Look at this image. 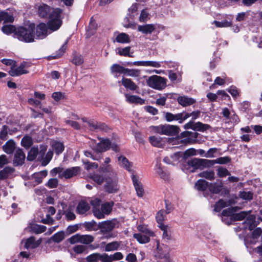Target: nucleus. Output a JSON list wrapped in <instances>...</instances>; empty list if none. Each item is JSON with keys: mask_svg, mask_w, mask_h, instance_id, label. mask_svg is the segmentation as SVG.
<instances>
[{"mask_svg": "<svg viewBox=\"0 0 262 262\" xmlns=\"http://www.w3.org/2000/svg\"><path fill=\"white\" fill-rule=\"evenodd\" d=\"M38 15L41 17H49V29L52 31H56L61 26L62 21L60 19L61 10L59 9L50 8L45 4H38L36 5Z\"/></svg>", "mask_w": 262, "mask_h": 262, "instance_id": "f257e3e1", "label": "nucleus"}, {"mask_svg": "<svg viewBox=\"0 0 262 262\" xmlns=\"http://www.w3.org/2000/svg\"><path fill=\"white\" fill-rule=\"evenodd\" d=\"M100 200L98 199H94L91 201L90 203L93 206V211L94 215L98 219H103L105 214H109L114 205L113 202L105 203L101 205V211H100Z\"/></svg>", "mask_w": 262, "mask_h": 262, "instance_id": "f03ea898", "label": "nucleus"}, {"mask_svg": "<svg viewBox=\"0 0 262 262\" xmlns=\"http://www.w3.org/2000/svg\"><path fill=\"white\" fill-rule=\"evenodd\" d=\"M35 25L31 24L26 27H20L17 28L15 32V38L18 40L26 42L34 41L35 35L33 33Z\"/></svg>", "mask_w": 262, "mask_h": 262, "instance_id": "7ed1b4c3", "label": "nucleus"}, {"mask_svg": "<svg viewBox=\"0 0 262 262\" xmlns=\"http://www.w3.org/2000/svg\"><path fill=\"white\" fill-rule=\"evenodd\" d=\"M151 133H157L168 136H176L180 131V128L177 125L169 124L151 126L150 127Z\"/></svg>", "mask_w": 262, "mask_h": 262, "instance_id": "20e7f679", "label": "nucleus"}, {"mask_svg": "<svg viewBox=\"0 0 262 262\" xmlns=\"http://www.w3.org/2000/svg\"><path fill=\"white\" fill-rule=\"evenodd\" d=\"M80 171V169L79 167H73L66 169L58 167L53 168L50 171V173L52 176L58 174V176L60 178L69 179L76 176Z\"/></svg>", "mask_w": 262, "mask_h": 262, "instance_id": "39448f33", "label": "nucleus"}, {"mask_svg": "<svg viewBox=\"0 0 262 262\" xmlns=\"http://www.w3.org/2000/svg\"><path fill=\"white\" fill-rule=\"evenodd\" d=\"M147 83L150 88L161 90L165 88L166 79L159 76L152 75L148 78Z\"/></svg>", "mask_w": 262, "mask_h": 262, "instance_id": "423d86ee", "label": "nucleus"}, {"mask_svg": "<svg viewBox=\"0 0 262 262\" xmlns=\"http://www.w3.org/2000/svg\"><path fill=\"white\" fill-rule=\"evenodd\" d=\"M90 146L97 152H103L110 148L111 142L108 139H102L99 143H96L91 140L90 142Z\"/></svg>", "mask_w": 262, "mask_h": 262, "instance_id": "0eeeda50", "label": "nucleus"}, {"mask_svg": "<svg viewBox=\"0 0 262 262\" xmlns=\"http://www.w3.org/2000/svg\"><path fill=\"white\" fill-rule=\"evenodd\" d=\"M30 66V64L27 62H23L17 68H15V66L11 67L9 71V74L12 76H18L24 74L28 73L26 70Z\"/></svg>", "mask_w": 262, "mask_h": 262, "instance_id": "6e6552de", "label": "nucleus"}, {"mask_svg": "<svg viewBox=\"0 0 262 262\" xmlns=\"http://www.w3.org/2000/svg\"><path fill=\"white\" fill-rule=\"evenodd\" d=\"M128 64L132 66H136L140 67H151L155 68H159L161 66V62L154 60L146 61H137L133 62L128 63Z\"/></svg>", "mask_w": 262, "mask_h": 262, "instance_id": "1a4fd4ad", "label": "nucleus"}, {"mask_svg": "<svg viewBox=\"0 0 262 262\" xmlns=\"http://www.w3.org/2000/svg\"><path fill=\"white\" fill-rule=\"evenodd\" d=\"M15 14L16 11L12 9H7L4 11H0V21L4 20L5 22H13Z\"/></svg>", "mask_w": 262, "mask_h": 262, "instance_id": "9d476101", "label": "nucleus"}, {"mask_svg": "<svg viewBox=\"0 0 262 262\" xmlns=\"http://www.w3.org/2000/svg\"><path fill=\"white\" fill-rule=\"evenodd\" d=\"M210 127L208 124H203L200 122L194 123L192 121H190L184 125L185 129L191 128L193 130L199 131H204L208 129Z\"/></svg>", "mask_w": 262, "mask_h": 262, "instance_id": "9b49d317", "label": "nucleus"}, {"mask_svg": "<svg viewBox=\"0 0 262 262\" xmlns=\"http://www.w3.org/2000/svg\"><path fill=\"white\" fill-rule=\"evenodd\" d=\"M101 171L105 173V175L107 178L105 179L107 180H117V174L116 171L110 165L103 166L101 167Z\"/></svg>", "mask_w": 262, "mask_h": 262, "instance_id": "f8f14e48", "label": "nucleus"}, {"mask_svg": "<svg viewBox=\"0 0 262 262\" xmlns=\"http://www.w3.org/2000/svg\"><path fill=\"white\" fill-rule=\"evenodd\" d=\"M198 135L195 132H183L181 134V137H185L186 139L181 140V142L185 144L191 143L198 137Z\"/></svg>", "mask_w": 262, "mask_h": 262, "instance_id": "ddd939ff", "label": "nucleus"}, {"mask_svg": "<svg viewBox=\"0 0 262 262\" xmlns=\"http://www.w3.org/2000/svg\"><path fill=\"white\" fill-rule=\"evenodd\" d=\"M48 34V29L45 23H40L36 27V35L39 39H42L46 37Z\"/></svg>", "mask_w": 262, "mask_h": 262, "instance_id": "4468645a", "label": "nucleus"}, {"mask_svg": "<svg viewBox=\"0 0 262 262\" xmlns=\"http://www.w3.org/2000/svg\"><path fill=\"white\" fill-rule=\"evenodd\" d=\"M115 221H107L101 223L100 225V231L103 233L111 231L115 226Z\"/></svg>", "mask_w": 262, "mask_h": 262, "instance_id": "2eb2a0df", "label": "nucleus"}, {"mask_svg": "<svg viewBox=\"0 0 262 262\" xmlns=\"http://www.w3.org/2000/svg\"><path fill=\"white\" fill-rule=\"evenodd\" d=\"M156 29V26L154 24L138 26V31L144 34H150L155 31Z\"/></svg>", "mask_w": 262, "mask_h": 262, "instance_id": "dca6fc26", "label": "nucleus"}, {"mask_svg": "<svg viewBox=\"0 0 262 262\" xmlns=\"http://www.w3.org/2000/svg\"><path fill=\"white\" fill-rule=\"evenodd\" d=\"M132 181L138 196L142 197L144 194L142 184L138 178L134 174L132 175Z\"/></svg>", "mask_w": 262, "mask_h": 262, "instance_id": "f3484780", "label": "nucleus"}, {"mask_svg": "<svg viewBox=\"0 0 262 262\" xmlns=\"http://www.w3.org/2000/svg\"><path fill=\"white\" fill-rule=\"evenodd\" d=\"M188 165L192 169L190 172H193L197 169H203L202 159L194 158L188 161Z\"/></svg>", "mask_w": 262, "mask_h": 262, "instance_id": "a211bd4d", "label": "nucleus"}, {"mask_svg": "<svg viewBox=\"0 0 262 262\" xmlns=\"http://www.w3.org/2000/svg\"><path fill=\"white\" fill-rule=\"evenodd\" d=\"M25 159V155L21 149H17L14 155V164L15 165H22Z\"/></svg>", "mask_w": 262, "mask_h": 262, "instance_id": "6ab92c4d", "label": "nucleus"}, {"mask_svg": "<svg viewBox=\"0 0 262 262\" xmlns=\"http://www.w3.org/2000/svg\"><path fill=\"white\" fill-rule=\"evenodd\" d=\"M150 143L157 147H162L165 144V141L159 136H152L149 137Z\"/></svg>", "mask_w": 262, "mask_h": 262, "instance_id": "aec40b11", "label": "nucleus"}, {"mask_svg": "<svg viewBox=\"0 0 262 262\" xmlns=\"http://www.w3.org/2000/svg\"><path fill=\"white\" fill-rule=\"evenodd\" d=\"M106 183L105 188L108 192L114 193L118 190L117 180H107Z\"/></svg>", "mask_w": 262, "mask_h": 262, "instance_id": "412c9836", "label": "nucleus"}, {"mask_svg": "<svg viewBox=\"0 0 262 262\" xmlns=\"http://www.w3.org/2000/svg\"><path fill=\"white\" fill-rule=\"evenodd\" d=\"M222 181L220 182L209 183L208 190L212 193L217 194L220 193L223 188Z\"/></svg>", "mask_w": 262, "mask_h": 262, "instance_id": "4be33fe9", "label": "nucleus"}, {"mask_svg": "<svg viewBox=\"0 0 262 262\" xmlns=\"http://www.w3.org/2000/svg\"><path fill=\"white\" fill-rule=\"evenodd\" d=\"M25 243V247L27 249H33L37 247L40 244V241H36L34 237H30L23 241Z\"/></svg>", "mask_w": 262, "mask_h": 262, "instance_id": "5701e85b", "label": "nucleus"}, {"mask_svg": "<svg viewBox=\"0 0 262 262\" xmlns=\"http://www.w3.org/2000/svg\"><path fill=\"white\" fill-rule=\"evenodd\" d=\"M119 164L122 167L124 168L128 171H132V163L129 162L124 156H120L118 158Z\"/></svg>", "mask_w": 262, "mask_h": 262, "instance_id": "b1692460", "label": "nucleus"}, {"mask_svg": "<svg viewBox=\"0 0 262 262\" xmlns=\"http://www.w3.org/2000/svg\"><path fill=\"white\" fill-rule=\"evenodd\" d=\"M177 100L178 103L183 106L190 105L195 102L194 99L185 96H180Z\"/></svg>", "mask_w": 262, "mask_h": 262, "instance_id": "393cba45", "label": "nucleus"}, {"mask_svg": "<svg viewBox=\"0 0 262 262\" xmlns=\"http://www.w3.org/2000/svg\"><path fill=\"white\" fill-rule=\"evenodd\" d=\"M156 173L159 177L164 180H167L169 179V173L164 170L161 167V164H157L155 168Z\"/></svg>", "mask_w": 262, "mask_h": 262, "instance_id": "a878e982", "label": "nucleus"}, {"mask_svg": "<svg viewBox=\"0 0 262 262\" xmlns=\"http://www.w3.org/2000/svg\"><path fill=\"white\" fill-rule=\"evenodd\" d=\"M125 96L126 100L130 103L142 104L144 103V100L139 96L128 94H125Z\"/></svg>", "mask_w": 262, "mask_h": 262, "instance_id": "bb28decb", "label": "nucleus"}, {"mask_svg": "<svg viewBox=\"0 0 262 262\" xmlns=\"http://www.w3.org/2000/svg\"><path fill=\"white\" fill-rule=\"evenodd\" d=\"M15 148V143L12 140H10L8 141H7L5 143V144L3 146V149L4 151L8 154H12L14 151Z\"/></svg>", "mask_w": 262, "mask_h": 262, "instance_id": "cd10ccee", "label": "nucleus"}, {"mask_svg": "<svg viewBox=\"0 0 262 262\" xmlns=\"http://www.w3.org/2000/svg\"><path fill=\"white\" fill-rule=\"evenodd\" d=\"M159 227L163 231V237L164 239H171V230L170 227L163 224H160Z\"/></svg>", "mask_w": 262, "mask_h": 262, "instance_id": "c85d7f7f", "label": "nucleus"}, {"mask_svg": "<svg viewBox=\"0 0 262 262\" xmlns=\"http://www.w3.org/2000/svg\"><path fill=\"white\" fill-rule=\"evenodd\" d=\"M116 41L121 43H127L130 41V37L125 33H120L116 37Z\"/></svg>", "mask_w": 262, "mask_h": 262, "instance_id": "c756f323", "label": "nucleus"}, {"mask_svg": "<svg viewBox=\"0 0 262 262\" xmlns=\"http://www.w3.org/2000/svg\"><path fill=\"white\" fill-rule=\"evenodd\" d=\"M52 149L54 150L56 155L60 154L64 150V146L62 143L54 141L51 143Z\"/></svg>", "mask_w": 262, "mask_h": 262, "instance_id": "7c9ffc66", "label": "nucleus"}, {"mask_svg": "<svg viewBox=\"0 0 262 262\" xmlns=\"http://www.w3.org/2000/svg\"><path fill=\"white\" fill-rule=\"evenodd\" d=\"M150 237L151 236L147 234L142 233H136L134 234V237L141 244H145L148 243L150 241Z\"/></svg>", "mask_w": 262, "mask_h": 262, "instance_id": "2f4dec72", "label": "nucleus"}, {"mask_svg": "<svg viewBox=\"0 0 262 262\" xmlns=\"http://www.w3.org/2000/svg\"><path fill=\"white\" fill-rule=\"evenodd\" d=\"M208 185L209 182L207 181L204 180L200 179L195 183L194 187L199 191H204L207 188H208Z\"/></svg>", "mask_w": 262, "mask_h": 262, "instance_id": "473e14b6", "label": "nucleus"}, {"mask_svg": "<svg viewBox=\"0 0 262 262\" xmlns=\"http://www.w3.org/2000/svg\"><path fill=\"white\" fill-rule=\"evenodd\" d=\"M121 82L125 88L130 90H135L137 88V85L130 79L123 77Z\"/></svg>", "mask_w": 262, "mask_h": 262, "instance_id": "72a5a7b5", "label": "nucleus"}, {"mask_svg": "<svg viewBox=\"0 0 262 262\" xmlns=\"http://www.w3.org/2000/svg\"><path fill=\"white\" fill-rule=\"evenodd\" d=\"M90 209V206L85 201H81L77 207V212L79 214H84Z\"/></svg>", "mask_w": 262, "mask_h": 262, "instance_id": "f704fd0d", "label": "nucleus"}, {"mask_svg": "<svg viewBox=\"0 0 262 262\" xmlns=\"http://www.w3.org/2000/svg\"><path fill=\"white\" fill-rule=\"evenodd\" d=\"M200 177L205 178L208 180L212 181L215 178V173L213 170H205L199 174Z\"/></svg>", "mask_w": 262, "mask_h": 262, "instance_id": "c9c22d12", "label": "nucleus"}, {"mask_svg": "<svg viewBox=\"0 0 262 262\" xmlns=\"http://www.w3.org/2000/svg\"><path fill=\"white\" fill-rule=\"evenodd\" d=\"M17 28L12 25H5L2 28V31L4 33L9 35L13 33L14 37H15V32Z\"/></svg>", "mask_w": 262, "mask_h": 262, "instance_id": "e433bc0d", "label": "nucleus"}, {"mask_svg": "<svg viewBox=\"0 0 262 262\" xmlns=\"http://www.w3.org/2000/svg\"><path fill=\"white\" fill-rule=\"evenodd\" d=\"M126 68L118 64H114L111 67V71L112 74H124L125 73Z\"/></svg>", "mask_w": 262, "mask_h": 262, "instance_id": "4c0bfd02", "label": "nucleus"}, {"mask_svg": "<svg viewBox=\"0 0 262 262\" xmlns=\"http://www.w3.org/2000/svg\"><path fill=\"white\" fill-rule=\"evenodd\" d=\"M138 230L140 232V233L147 234L150 236H155V233L147 228V226L144 225H139L137 227Z\"/></svg>", "mask_w": 262, "mask_h": 262, "instance_id": "58836bf2", "label": "nucleus"}, {"mask_svg": "<svg viewBox=\"0 0 262 262\" xmlns=\"http://www.w3.org/2000/svg\"><path fill=\"white\" fill-rule=\"evenodd\" d=\"M230 205L229 202H226L223 200H219L214 206V211L220 212L221 209Z\"/></svg>", "mask_w": 262, "mask_h": 262, "instance_id": "ea45409f", "label": "nucleus"}, {"mask_svg": "<svg viewBox=\"0 0 262 262\" xmlns=\"http://www.w3.org/2000/svg\"><path fill=\"white\" fill-rule=\"evenodd\" d=\"M262 234V229L260 228H257L252 232V241H250V243L252 244H254L257 241L258 238L261 236Z\"/></svg>", "mask_w": 262, "mask_h": 262, "instance_id": "a19ab883", "label": "nucleus"}, {"mask_svg": "<svg viewBox=\"0 0 262 262\" xmlns=\"http://www.w3.org/2000/svg\"><path fill=\"white\" fill-rule=\"evenodd\" d=\"M212 24H214L216 27L228 28L232 26V23L231 20H223L221 21L215 20Z\"/></svg>", "mask_w": 262, "mask_h": 262, "instance_id": "79ce46f5", "label": "nucleus"}, {"mask_svg": "<svg viewBox=\"0 0 262 262\" xmlns=\"http://www.w3.org/2000/svg\"><path fill=\"white\" fill-rule=\"evenodd\" d=\"M130 47H126L124 48H118L116 49V53L121 56L132 57V55L130 54Z\"/></svg>", "mask_w": 262, "mask_h": 262, "instance_id": "37998d69", "label": "nucleus"}, {"mask_svg": "<svg viewBox=\"0 0 262 262\" xmlns=\"http://www.w3.org/2000/svg\"><path fill=\"white\" fill-rule=\"evenodd\" d=\"M165 118L168 122L172 121H178L179 122V120L181 119V115H179V114L174 115L170 113H166L165 114Z\"/></svg>", "mask_w": 262, "mask_h": 262, "instance_id": "c03bdc74", "label": "nucleus"}, {"mask_svg": "<svg viewBox=\"0 0 262 262\" xmlns=\"http://www.w3.org/2000/svg\"><path fill=\"white\" fill-rule=\"evenodd\" d=\"M120 246V244L118 242H113L108 243L105 247V251H112L117 250Z\"/></svg>", "mask_w": 262, "mask_h": 262, "instance_id": "a18cd8bd", "label": "nucleus"}, {"mask_svg": "<svg viewBox=\"0 0 262 262\" xmlns=\"http://www.w3.org/2000/svg\"><path fill=\"white\" fill-rule=\"evenodd\" d=\"M216 171L217 174L220 178H224L230 175V172L227 168L221 166L218 167Z\"/></svg>", "mask_w": 262, "mask_h": 262, "instance_id": "49530a36", "label": "nucleus"}, {"mask_svg": "<svg viewBox=\"0 0 262 262\" xmlns=\"http://www.w3.org/2000/svg\"><path fill=\"white\" fill-rule=\"evenodd\" d=\"M97 28L96 23L94 20H91L90 22L88 29L87 30V34L88 35H93Z\"/></svg>", "mask_w": 262, "mask_h": 262, "instance_id": "de8ad7c7", "label": "nucleus"}, {"mask_svg": "<svg viewBox=\"0 0 262 262\" xmlns=\"http://www.w3.org/2000/svg\"><path fill=\"white\" fill-rule=\"evenodd\" d=\"M94 237L90 235H80V243L83 244H89L93 242Z\"/></svg>", "mask_w": 262, "mask_h": 262, "instance_id": "09e8293b", "label": "nucleus"}, {"mask_svg": "<svg viewBox=\"0 0 262 262\" xmlns=\"http://www.w3.org/2000/svg\"><path fill=\"white\" fill-rule=\"evenodd\" d=\"M138 6V4L134 3L128 8L127 15L131 18L134 17L137 14Z\"/></svg>", "mask_w": 262, "mask_h": 262, "instance_id": "8fccbe9b", "label": "nucleus"}, {"mask_svg": "<svg viewBox=\"0 0 262 262\" xmlns=\"http://www.w3.org/2000/svg\"><path fill=\"white\" fill-rule=\"evenodd\" d=\"M140 70L138 69H126L125 75L130 77H137L140 75Z\"/></svg>", "mask_w": 262, "mask_h": 262, "instance_id": "3c124183", "label": "nucleus"}, {"mask_svg": "<svg viewBox=\"0 0 262 262\" xmlns=\"http://www.w3.org/2000/svg\"><path fill=\"white\" fill-rule=\"evenodd\" d=\"M239 196L243 200L250 201L253 199V194L249 191H243L239 192Z\"/></svg>", "mask_w": 262, "mask_h": 262, "instance_id": "603ef678", "label": "nucleus"}, {"mask_svg": "<svg viewBox=\"0 0 262 262\" xmlns=\"http://www.w3.org/2000/svg\"><path fill=\"white\" fill-rule=\"evenodd\" d=\"M149 19V13L147 9H143L141 11L139 20L141 23L147 21Z\"/></svg>", "mask_w": 262, "mask_h": 262, "instance_id": "864d4df0", "label": "nucleus"}, {"mask_svg": "<svg viewBox=\"0 0 262 262\" xmlns=\"http://www.w3.org/2000/svg\"><path fill=\"white\" fill-rule=\"evenodd\" d=\"M31 229L34 233L39 234L45 232L46 230V227L43 225L34 224L32 225Z\"/></svg>", "mask_w": 262, "mask_h": 262, "instance_id": "5fc2aeb1", "label": "nucleus"}, {"mask_svg": "<svg viewBox=\"0 0 262 262\" xmlns=\"http://www.w3.org/2000/svg\"><path fill=\"white\" fill-rule=\"evenodd\" d=\"M21 144L26 148H29L32 144V138L28 136H25L21 140Z\"/></svg>", "mask_w": 262, "mask_h": 262, "instance_id": "6e6d98bb", "label": "nucleus"}, {"mask_svg": "<svg viewBox=\"0 0 262 262\" xmlns=\"http://www.w3.org/2000/svg\"><path fill=\"white\" fill-rule=\"evenodd\" d=\"M65 237V234L63 231L58 232L55 233L52 237V240L56 243L61 242Z\"/></svg>", "mask_w": 262, "mask_h": 262, "instance_id": "4d7b16f0", "label": "nucleus"}, {"mask_svg": "<svg viewBox=\"0 0 262 262\" xmlns=\"http://www.w3.org/2000/svg\"><path fill=\"white\" fill-rule=\"evenodd\" d=\"M81 120L85 123L84 124V126L89 128L91 130H93L99 128V126L93 121H87L84 118H82Z\"/></svg>", "mask_w": 262, "mask_h": 262, "instance_id": "13d9d810", "label": "nucleus"}, {"mask_svg": "<svg viewBox=\"0 0 262 262\" xmlns=\"http://www.w3.org/2000/svg\"><path fill=\"white\" fill-rule=\"evenodd\" d=\"M170 212V210H168L166 213H168ZM165 217V212L163 210L159 211L156 215V220L157 222L159 223V225L160 224H163L162 222L164 221Z\"/></svg>", "mask_w": 262, "mask_h": 262, "instance_id": "bf43d9fd", "label": "nucleus"}, {"mask_svg": "<svg viewBox=\"0 0 262 262\" xmlns=\"http://www.w3.org/2000/svg\"><path fill=\"white\" fill-rule=\"evenodd\" d=\"M38 149L35 147H32L28 152L27 159L29 161L34 160L38 154Z\"/></svg>", "mask_w": 262, "mask_h": 262, "instance_id": "052dcab7", "label": "nucleus"}, {"mask_svg": "<svg viewBox=\"0 0 262 262\" xmlns=\"http://www.w3.org/2000/svg\"><path fill=\"white\" fill-rule=\"evenodd\" d=\"M236 211L235 208H228L225 210H224L222 212V215L224 217H230V219H233V212Z\"/></svg>", "mask_w": 262, "mask_h": 262, "instance_id": "680f3d73", "label": "nucleus"}, {"mask_svg": "<svg viewBox=\"0 0 262 262\" xmlns=\"http://www.w3.org/2000/svg\"><path fill=\"white\" fill-rule=\"evenodd\" d=\"M53 155V153L52 151L49 150L47 152L46 157L42 159V165L43 166H46L52 159Z\"/></svg>", "mask_w": 262, "mask_h": 262, "instance_id": "e2e57ef3", "label": "nucleus"}, {"mask_svg": "<svg viewBox=\"0 0 262 262\" xmlns=\"http://www.w3.org/2000/svg\"><path fill=\"white\" fill-rule=\"evenodd\" d=\"M202 167H210L215 164V160H207L202 159Z\"/></svg>", "mask_w": 262, "mask_h": 262, "instance_id": "0e129e2a", "label": "nucleus"}, {"mask_svg": "<svg viewBox=\"0 0 262 262\" xmlns=\"http://www.w3.org/2000/svg\"><path fill=\"white\" fill-rule=\"evenodd\" d=\"M250 213V211L248 212L242 211L238 213L233 214L232 217L234 220H242Z\"/></svg>", "mask_w": 262, "mask_h": 262, "instance_id": "69168bd1", "label": "nucleus"}, {"mask_svg": "<svg viewBox=\"0 0 262 262\" xmlns=\"http://www.w3.org/2000/svg\"><path fill=\"white\" fill-rule=\"evenodd\" d=\"M98 256L99 257V260H101L102 262H112V256L111 255H108L106 253L104 254H99Z\"/></svg>", "mask_w": 262, "mask_h": 262, "instance_id": "338daca9", "label": "nucleus"}, {"mask_svg": "<svg viewBox=\"0 0 262 262\" xmlns=\"http://www.w3.org/2000/svg\"><path fill=\"white\" fill-rule=\"evenodd\" d=\"M86 250V247L83 245H76L73 248L74 251L77 254L84 253Z\"/></svg>", "mask_w": 262, "mask_h": 262, "instance_id": "774afa93", "label": "nucleus"}]
</instances>
